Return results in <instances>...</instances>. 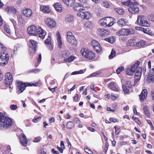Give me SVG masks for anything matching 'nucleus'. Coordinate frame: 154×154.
Wrapping results in <instances>:
<instances>
[{
    "mask_svg": "<svg viewBox=\"0 0 154 154\" xmlns=\"http://www.w3.org/2000/svg\"><path fill=\"white\" fill-rule=\"evenodd\" d=\"M12 125V121L10 118L5 117L2 113L0 112V128L6 129Z\"/></svg>",
    "mask_w": 154,
    "mask_h": 154,
    "instance_id": "nucleus-1",
    "label": "nucleus"
},
{
    "mask_svg": "<svg viewBox=\"0 0 154 154\" xmlns=\"http://www.w3.org/2000/svg\"><path fill=\"white\" fill-rule=\"evenodd\" d=\"M82 55L88 60H91L95 57V54L92 51L87 48L82 49L81 51Z\"/></svg>",
    "mask_w": 154,
    "mask_h": 154,
    "instance_id": "nucleus-2",
    "label": "nucleus"
},
{
    "mask_svg": "<svg viewBox=\"0 0 154 154\" xmlns=\"http://www.w3.org/2000/svg\"><path fill=\"white\" fill-rule=\"evenodd\" d=\"M135 33V30L132 29L122 28L116 32V34L119 36L128 35Z\"/></svg>",
    "mask_w": 154,
    "mask_h": 154,
    "instance_id": "nucleus-3",
    "label": "nucleus"
},
{
    "mask_svg": "<svg viewBox=\"0 0 154 154\" xmlns=\"http://www.w3.org/2000/svg\"><path fill=\"white\" fill-rule=\"evenodd\" d=\"M66 38L67 42L75 46L77 45V41L71 32L70 31L67 32Z\"/></svg>",
    "mask_w": 154,
    "mask_h": 154,
    "instance_id": "nucleus-4",
    "label": "nucleus"
},
{
    "mask_svg": "<svg viewBox=\"0 0 154 154\" xmlns=\"http://www.w3.org/2000/svg\"><path fill=\"white\" fill-rule=\"evenodd\" d=\"M9 55L7 54H5L4 52L0 53V65L5 66L8 63L9 58Z\"/></svg>",
    "mask_w": 154,
    "mask_h": 154,
    "instance_id": "nucleus-5",
    "label": "nucleus"
},
{
    "mask_svg": "<svg viewBox=\"0 0 154 154\" xmlns=\"http://www.w3.org/2000/svg\"><path fill=\"white\" fill-rule=\"evenodd\" d=\"M17 89L19 93H21L25 90L26 86H32V85L35 86L36 85L34 84H32L31 85L28 83L26 85L23 83L21 82H17Z\"/></svg>",
    "mask_w": 154,
    "mask_h": 154,
    "instance_id": "nucleus-6",
    "label": "nucleus"
},
{
    "mask_svg": "<svg viewBox=\"0 0 154 154\" xmlns=\"http://www.w3.org/2000/svg\"><path fill=\"white\" fill-rule=\"evenodd\" d=\"M137 23L139 26H148L149 24L145 19V17L143 16H139L136 23Z\"/></svg>",
    "mask_w": 154,
    "mask_h": 154,
    "instance_id": "nucleus-7",
    "label": "nucleus"
},
{
    "mask_svg": "<svg viewBox=\"0 0 154 154\" xmlns=\"http://www.w3.org/2000/svg\"><path fill=\"white\" fill-rule=\"evenodd\" d=\"M138 5L136 2H134L128 9V11L131 13L135 14L138 12L139 8Z\"/></svg>",
    "mask_w": 154,
    "mask_h": 154,
    "instance_id": "nucleus-8",
    "label": "nucleus"
},
{
    "mask_svg": "<svg viewBox=\"0 0 154 154\" xmlns=\"http://www.w3.org/2000/svg\"><path fill=\"white\" fill-rule=\"evenodd\" d=\"M29 41L30 43L29 45V50L31 53H34L36 51L38 43L33 39L29 40Z\"/></svg>",
    "mask_w": 154,
    "mask_h": 154,
    "instance_id": "nucleus-9",
    "label": "nucleus"
},
{
    "mask_svg": "<svg viewBox=\"0 0 154 154\" xmlns=\"http://www.w3.org/2000/svg\"><path fill=\"white\" fill-rule=\"evenodd\" d=\"M148 83L154 82V69H150L148 74V76L145 79Z\"/></svg>",
    "mask_w": 154,
    "mask_h": 154,
    "instance_id": "nucleus-10",
    "label": "nucleus"
},
{
    "mask_svg": "<svg viewBox=\"0 0 154 154\" xmlns=\"http://www.w3.org/2000/svg\"><path fill=\"white\" fill-rule=\"evenodd\" d=\"M38 27L34 25H32L29 27L27 29V31L29 34L32 35H36Z\"/></svg>",
    "mask_w": 154,
    "mask_h": 154,
    "instance_id": "nucleus-11",
    "label": "nucleus"
},
{
    "mask_svg": "<svg viewBox=\"0 0 154 154\" xmlns=\"http://www.w3.org/2000/svg\"><path fill=\"white\" fill-rule=\"evenodd\" d=\"M46 24L51 28L54 27L56 25V23L54 20L50 18H47L45 19Z\"/></svg>",
    "mask_w": 154,
    "mask_h": 154,
    "instance_id": "nucleus-12",
    "label": "nucleus"
},
{
    "mask_svg": "<svg viewBox=\"0 0 154 154\" xmlns=\"http://www.w3.org/2000/svg\"><path fill=\"white\" fill-rule=\"evenodd\" d=\"M77 15L78 16L81 17L83 19H88L91 17L90 13L88 11L85 12H79L77 14Z\"/></svg>",
    "mask_w": 154,
    "mask_h": 154,
    "instance_id": "nucleus-13",
    "label": "nucleus"
},
{
    "mask_svg": "<svg viewBox=\"0 0 154 154\" xmlns=\"http://www.w3.org/2000/svg\"><path fill=\"white\" fill-rule=\"evenodd\" d=\"M37 32L36 35L42 39L44 38L46 34L45 31L40 26L38 27Z\"/></svg>",
    "mask_w": 154,
    "mask_h": 154,
    "instance_id": "nucleus-14",
    "label": "nucleus"
},
{
    "mask_svg": "<svg viewBox=\"0 0 154 154\" xmlns=\"http://www.w3.org/2000/svg\"><path fill=\"white\" fill-rule=\"evenodd\" d=\"M13 81V77L11 74L10 73H7L5 75V83L6 85H9L12 83Z\"/></svg>",
    "mask_w": 154,
    "mask_h": 154,
    "instance_id": "nucleus-15",
    "label": "nucleus"
},
{
    "mask_svg": "<svg viewBox=\"0 0 154 154\" xmlns=\"http://www.w3.org/2000/svg\"><path fill=\"white\" fill-rule=\"evenodd\" d=\"M97 33L99 35L101 36H106L109 34V31L105 29H97Z\"/></svg>",
    "mask_w": 154,
    "mask_h": 154,
    "instance_id": "nucleus-16",
    "label": "nucleus"
},
{
    "mask_svg": "<svg viewBox=\"0 0 154 154\" xmlns=\"http://www.w3.org/2000/svg\"><path fill=\"white\" fill-rule=\"evenodd\" d=\"M142 69L141 68H138L137 69L135 73V82L137 83L140 79L141 75Z\"/></svg>",
    "mask_w": 154,
    "mask_h": 154,
    "instance_id": "nucleus-17",
    "label": "nucleus"
},
{
    "mask_svg": "<svg viewBox=\"0 0 154 154\" xmlns=\"http://www.w3.org/2000/svg\"><path fill=\"white\" fill-rule=\"evenodd\" d=\"M22 14L24 16L28 18L32 16V12L30 9L26 8L22 10Z\"/></svg>",
    "mask_w": 154,
    "mask_h": 154,
    "instance_id": "nucleus-18",
    "label": "nucleus"
},
{
    "mask_svg": "<svg viewBox=\"0 0 154 154\" xmlns=\"http://www.w3.org/2000/svg\"><path fill=\"white\" fill-rule=\"evenodd\" d=\"M19 138L21 145L23 146H26L27 144V140L25 134H22L19 137Z\"/></svg>",
    "mask_w": 154,
    "mask_h": 154,
    "instance_id": "nucleus-19",
    "label": "nucleus"
},
{
    "mask_svg": "<svg viewBox=\"0 0 154 154\" xmlns=\"http://www.w3.org/2000/svg\"><path fill=\"white\" fill-rule=\"evenodd\" d=\"M73 8L78 11L81 12L85 10V8L79 3H75L73 6Z\"/></svg>",
    "mask_w": 154,
    "mask_h": 154,
    "instance_id": "nucleus-20",
    "label": "nucleus"
},
{
    "mask_svg": "<svg viewBox=\"0 0 154 154\" xmlns=\"http://www.w3.org/2000/svg\"><path fill=\"white\" fill-rule=\"evenodd\" d=\"M147 95V91L146 89H144L139 95L140 100L141 101H143L146 99Z\"/></svg>",
    "mask_w": 154,
    "mask_h": 154,
    "instance_id": "nucleus-21",
    "label": "nucleus"
},
{
    "mask_svg": "<svg viewBox=\"0 0 154 154\" xmlns=\"http://www.w3.org/2000/svg\"><path fill=\"white\" fill-rule=\"evenodd\" d=\"M106 23H107V26H111L115 22V21H114L115 20L112 17H106Z\"/></svg>",
    "mask_w": 154,
    "mask_h": 154,
    "instance_id": "nucleus-22",
    "label": "nucleus"
},
{
    "mask_svg": "<svg viewBox=\"0 0 154 154\" xmlns=\"http://www.w3.org/2000/svg\"><path fill=\"white\" fill-rule=\"evenodd\" d=\"M74 20L73 16L70 14H68L66 15L65 19V21L67 23L72 22Z\"/></svg>",
    "mask_w": 154,
    "mask_h": 154,
    "instance_id": "nucleus-23",
    "label": "nucleus"
},
{
    "mask_svg": "<svg viewBox=\"0 0 154 154\" xmlns=\"http://www.w3.org/2000/svg\"><path fill=\"white\" fill-rule=\"evenodd\" d=\"M127 23L125 19H121L118 20L117 22L118 25L121 27L125 26Z\"/></svg>",
    "mask_w": 154,
    "mask_h": 154,
    "instance_id": "nucleus-24",
    "label": "nucleus"
},
{
    "mask_svg": "<svg viewBox=\"0 0 154 154\" xmlns=\"http://www.w3.org/2000/svg\"><path fill=\"white\" fill-rule=\"evenodd\" d=\"M54 7L56 10L57 12H60L62 11V7L60 3H56L54 4Z\"/></svg>",
    "mask_w": 154,
    "mask_h": 154,
    "instance_id": "nucleus-25",
    "label": "nucleus"
},
{
    "mask_svg": "<svg viewBox=\"0 0 154 154\" xmlns=\"http://www.w3.org/2000/svg\"><path fill=\"white\" fill-rule=\"evenodd\" d=\"M63 2L68 7L72 6L75 2V0H62Z\"/></svg>",
    "mask_w": 154,
    "mask_h": 154,
    "instance_id": "nucleus-26",
    "label": "nucleus"
},
{
    "mask_svg": "<svg viewBox=\"0 0 154 154\" xmlns=\"http://www.w3.org/2000/svg\"><path fill=\"white\" fill-rule=\"evenodd\" d=\"M143 110L145 115L148 118H149L150 114L149 110V108L148 106L146 105L144 106Z\"/></svg>",
    "mask_w": 154,
    "mask_h": 154,
    "instance_id": "nucleus-27",
    "label": "nucleus"
},
{
    "mask_svg": "<svg viewBox=\"0 0 154 154\" xmlns=\"http://www.w3.org/2000/svg\"><path fill=\"white\" fill-rule=\"evenodd\" d=\"M6 10L8 13H15L17 11L16 9L13 6H8Z\"/></svg>",
    "mask_w": 154,
    "mask_h": 154,
    "instance_id": "nucleus-28",
    "label": "nucleus"
},
{
    "mask_svg": "<svg viewBox=\"0 0 154 154\" xmlns=\"http://www.w3.org/2000/svg\"><path fill=\"white\" fill-rule=\"evenodd\" d=\"M40 10L45 13H48L50 12V10L48 7L42 5L40 7Z\"/></svg>",
    "mask_w": 154,
    "mask_h": 154,
    "instance_id": "nucleus-29",
    "label": "nucleus"
},
{
    "mask_svg": "<svg viewBox=\"0 0 154 154\" xmlns=\"http://www.w3.org/2000/svg\"><path fill=\"white\" fill-rule=\"evenodd\" d=\"M57 42H58V46L61 48L62 47V42L61 40L60 35L59 32H57Z\"/></svg>",
    "mask_w": 154,
    "mask_h": 154,
    "instance_id": "nucleus-30",
    "label": "nucleus"
},
{
    "mask_svg": "<svg viewBox=\"0 0 154 154\" xmlns=\"http://www.w3.org/2000/svg\"><path fill=\"white\" fill-rule=\"evenodd\" d=\"M139 62H136L134 64H133L131 67H130L131 69V70L133 71L134 72L137 70L138 69Z\"/></svg>",
    "mask_w": 154,
    "mask_h": 154,
    "instance_id": "nucleus-31",
    "label": "nucleus"
},
{
    "mask_svg": "<svg viewBox=\"0 0 154 154\" xmlns=\"http://www.w3.org/2000/svg\"><path fill=\"white\" fill-rule=\"evenodd\" d=\"M113 10L116 12L120 15H122L124 13V11L122 9L114 8Z\"/></svg>",
    "mask_w": 154,
    "mask_h": 154,
    "instance_id": "nucleus-32",
    "label": "nucleus"
},
{
    "mask_svg": "<svg viewBox=\"0 0 154 154\" xmlns=\"http://www.w3.org/2000/svg\"><path fill=\"white\" fill-rule=\"evenodd\" d=\"M106 18H103L100 20L99 22L101 26L106 27L107 26V23H106Z\"/></svg>",
    "mask_w": 154,
    "mask_h": 154,
    "instance_id": "nucleus-33",
    "label": "nucleus"
},
{
    "mask_svg": "<svg viewBox=\"0 0 154 154\" xmlns=\"http://www.w3.org/2000/svg\"><path fill=\"white\" fill-rule=\"evenodd\" d=\"M69 54V51L67 50H65L62 52L61 56L62 57L65 58L68 56Z\"/></svg>",
    "mask_w": 154,
    "mask_h": 154,
    "instance_id": "nucleus-34",
    "label": "nucleus"
},
{
    "mask_svg": "<svg viewBox=\"0 0 154 154\" xmlns=\"http://www.w3.org/2000/svg\"><path fill=\"white\" fill-rule=\"evenodd\" d=\"M126 72L127 75H132L134 72L132 70L131 68L128 67L126 69Z\"/></svg>",
    "mask_w": 154,
    "mask_h": 154,
    "instance_id": "nucleus-35",
    "label": "nucleus"
},
{
    "mask_svg": "<svg viewBox=\"0 0 154 154\" xmlns=\"http://www.w3.org/2000/svg\"><path fill=\"white\" fill-rule=\"evenodd\" d=\"M74 126L73 123L71 122H69L66 125V127L68 129H71Z\"/></svg>",
    "mask_w": 154,
    "mask_h": 154,
    "instance_id": "nucleus-36",
    "label": "nucleus"
},
{
    "mask_svg": "<svg viewBox=\"0 0 154 154\" xmlns=\"http://www.w3.org/2000/svg\"><path fill=\"white\" fill-rule=\"evenodd\" d=\"M134 2H131L130 0H129L128 1H127L126 2H122V4L123 5H124L127 6H130Z\"/></svg>",
    "mask_w": 154,
    "mask_h": 154,
    "instance_id": "nucleus-37",
    "label": "nucleus"
},
{
    "mask_svg": "<svg viewBox=\"0 0 154 154\" xmlns=\"http://www.w3.org/2000/svg\"><path fill=\"white\" fill-rule=\"evenodd\" d=\"M109 87L113 91H116L117 90L116 88L114 85V83L113 82H111L110 84V85L109 86Z\"/></svg>",
    "mask_w": 154,
    "mask_h": 154,
    "instance_id": "nucleus-38",
    "label": "nucleus"
},
{
    "mask_svg": "<svg viewBox=\"0 0 154 154\" xmlns=\"http://www.w3.org/2000/svg\"><path fill=\"white\" fill-rule=\"evenodd\" d=\"M74 59L75 58L74 57L71 56L65 59L64 61L66 62H69L73 61Z\"/></svg>",
    "mask_w": 154,
    "mask_h": 154,
    "instance_id": "nucleus-39",
    "label": "nucleus"
},
{
    "mask_svg": "<svg viewBox=\"0 0 154 154\" xmlns=\"http://www.w3.org/2000/svg\"><path fill=\"white\" fill-rule=\"evenodd\" d=\"M116 54V52L115 51L112 49L111 53L110 55L109 56V58L110 59H111L113 58L115 56Z\"/></svg>",
    "mask_w": 154,
    "mask_h": 154,
    "instance_id": "nucleus-40",
    "label": "nucleus"
},
{
    "mask_svg": "<svg viewBox=\"0 0 154 154\" xmlns=\"http://www.w3.org/2000/svg\"><path fill=\"white\" fill-rule=\"evenodd\" d=\"M128 88L125 85L123 84L122 85V88L123 91L126 94L128 93L129 91V90Z\"/></svg>",
    "mask_w": 154,
    "mask_h": 154,
    "instance_id": "nucleus-41",
    "label": "nucleus"
},
{
    "mask_svg": "<svg viewBox=\"0 0 154 154\" xmlns=\"http://www.w3.org/2000/svg\"><path fill=\"white\" fill-rule=\"evenodd\" d=\"M93 48L97 52H100L101 51L102 49L101 47L100 44L99 45L94 47Z\"/></svg>",
    "mask_w": 154,
    "mask_h": 154,
    "instance_id": "nucleus-42",
    "label": "nucleus"
},
{
    "mask_svg": "<svg viewBox=\"0 0 154 154\" xmlns=\"http://www.w3.org/2000/svg\"><path fill=\"white\" fill-rule=\"evenodd\" d=\"M105 40L108 42L111 43H112L114 42V38L113 37H109L108 38H105Z\"/></svg>",
    "mask_w": 154,
    "mask_h": 154,
    "instance_id": "nucleus-43",
    "label": "nucleus"
},
{
    "mask_svg": "<svg viewBox=\"0 0 154 154\" xmlns=\"http://www.w3.org/2000/svg\"><path fill=\"white\" fill-rule=\"evenodd\" d=\"M148 17L149 20L154 22V13L149 14Z\"/></svg>",
    "mask_w": 154,
    "mask_h": 154,
    "instance_id": "nucleus-44",
    "label": "nucleus"
},
{
    "mask_svg": "<svg viewBox=\"0 0 154 154\" xmlns=\"http://www.w3.org/2000/svg\"><path fill=\"white\" fill-rule=\"evenodd\" d=\"M99 43L95 40H93L91 42V45L93 47L99 45Z\"/></svg>",
    "mask_w": 154,
    "mask_h": 154,
    "instance_id": "nucleus-45",
    "label": "nucleus"
},
{
    "mask_svg": "<svg viewBox=\"0 0 154 154\" xmlns=\"http://www.w3.org/2000/svg\"><path fill=\"white\" fill-rule=\"evenodd\" d=\"M145 45V42L143 41L138 42L137 44V46L138 47H141L144 46Z\"/></svg>",
    "mask_w": 154,
    "mask_h": 154,
    "instance_id": "nucleus-46",
    "label": "nucleus"
},
{
    "mask_svg": "<svg viewBox=\"0 0 154 154\" xmlns=\"http://www.w3.org/2000/svg\"><path fill=\"white\" fill-rule=\"evenodd\" d=\"M84 72L83 70H80L78 71H75L72 72L71 75H77L78 74H81L83 73Z\"/></svg>",
    "mask_w": 154,
    "mask_h": 154,
    "instance_id": "nucleus-47",
    "label": "nucleus"
},
{
    "mask_svg": "<svg viewBox=\"0 0 154 154\" xmlns=\"http://www.w3.org/2000/svg\"><path fill=\"white\" fill-rule=\"evenodd\" d=\"M134 45V41L133 39H130L128 40V43L127 44V46H133Z\"/></svg>",
    "mask_w": 154,
    "mask_h": 154,
    "instance_id": "nucleus-48",
    "label": "nucleus"
},
{
    "mask_svg": "<svg viewBox=\"0 0 154 154\" xmlns=\"http://www.w3.org/2000/svg\"><path fill=\"white\" fill-rule=\"evenodd\" d=\"M124 68L123 66L119 67L116 70V72L118 74L120 73V72L124 70Z\"/></svg>",
    "mask_w": 154,
    "mask_h": 154,
    "instance_id": "nucleus-49",
    "label": "nucleus"
},
{
    "mask_svg": "<svg viewBox=\"0 0 154 154\" xmlns=\"http://www.w3.org/2000/svg\"><path fill=\"white\" fill-rule=\"evenodd\" d=\"M119 97V95L118 94H112L111 98L112 100H115L118 98Z\"/></svg>",
    "mask_w": 154,
    "mask_h": 154,
    "instance_id": "nucleus-50",
    "label": "nucleus"
},
{
    "mask_svg": "<svg viewBox=\"0 0 154 154\" xmlns=\"http://www.w3.org/2000/svg\"><path fill=\"white\" fill-rule=\"evenodd\" d=\"M42 138L40 137H35L33 140V141L34 142H39L41 140Z\"/></svg>",
    "mask_w": 154,
    "mask_h": 154,
    "instance_id": "nucleus-51",
    "label": "nucleus"
},
{
    "mask_svg": "<svg viewBox=\"0 0 154 154\" xmlns=\"http://www.w3.org/2000/svg\"><path fill=\"white\" fill-rule=\"evenodd\" d=\"M5 30L7 32L10 34L11 32V30L9 28V26L7 25H5L4 26Z\"/></svg>",
    "mask_w": 154,
    "mask_h": 154,
    "instance_id": "nucleus-52",
    "label": "nucleus"
},
{
    "mask_svg": "<svg viewBox=\"0 0 154 154\" xmlns=\"http://www.w3.org/2000/svg\"><path fill=\"white\" fill-rule=\"evenodd\" d=\"M114 128L115 129V134L116 135H118L120 131V128L116 126H115Z\"/></svg>",
    "mask_w": 154,
    "mask_h": 154,
    "instance_id": "nucleus-53",
    "label": "nucleus"
},
{
    "mask_svg": "<svg viewBox=\"0 0 154 154\" xmlns=\"http://www.w3.org/2000/svg\"><path fill=\"white\" fill-rule=\"evenodd\" d=\"M101 5L103 7H104L107 8H109V4L108 2H103L101 4Z\"/></svg>",
    "mask_w": 154,
    "mask_h": 154,
    "instance_id": "nucleus-54",
    "label": "nucleus"
},
{
    "mask_svg": "<svg viewBox=\"0 0 154 154\" xmlns=\"http://www.w3.org/2000/svg\"><path fill=\"white\" fill-rule=\"evenodd\" d=\"M132 119L135 121L139 125H140L141 124V122L136 117L133 116L132 117Z\"/></svg>",
    "mask_w": 154,
    "mask_h": 154,
    "instance_id": "nucleus-55",
    "label": "nucleus"
},
{
    "mask_svg": "<svg viewBox=\"0 0 154 154\" xmlns=\"http://www.w3.org/2000/svg\"><path fill=\"white\" fill-rule=\"evenodd\" d=\"M51 37L50 36H48V38L45 41V43L46 44L48 45L50 44L51 43L50 42Z\"/></svg>",
    "mask_w": 154,
    "mask_h": 154,
    "instance_id": "nucleus-56",
    "label": "nucleus"
},
{
    "mask_svg": "<svg viewBox=\"0 0 154 154\" xmlns=\"http://www.w3.org/2000/svg\"><path fill=\"white\" fill-rule=\"evenodd\" d=\"M17 106L16 105H11L10 106V108L12 110H15L17 108Z\"/></svg>",
    "mask_w": 154,
    "mask_h": 154,
    "instance_id": "nucleus-57",
    "label": "nucleus"
},
{
    "mask_svg": "<svg viewBox=\"0 0 154 154\" xmlns=\"http://www.w3.org/2000/svg\"><path fill=\"white\" fill-rule=\"evenodd\" d=\"M131 82L130 81H128L126 83L125 85L128 88H130L131 86Z\"/></svg>",
    "mask_w": 154,
    "mask_h": 154,
    "instance_id": "nucleus-58",
    "label": "nucleus"
},
{
    "mask_svg": "<svg viewBox=\"0 0 154 154\" xmlns=\"http://www.w3.org/2000/svg\"><path fill=\"white\" fill-rule=\"evenodd\" d=\"M85 151L88 154H93V153L91 151L87 148L85 149Z\"/></svg>",
    "mask_w": 154,
    "mask_h": 154,
    "instance_id": "nucleus-59",
    "label": "nucleus"
},
{
    "mask_svg": "<svg viewBox=\"0 0 154 154\" xmlns=\"http://www.w3.org/2000/svg\"><path fill=\"white\" fill-rule=\"evenodd\" d=\"M91 26V24L90 22H86L85 23V26L87 28H90Z\"/></svg>",
    "mask_w": 154,
    "mask_h": 154,
    "instance_id": "nucleus-60",
    "label": "nucleus"
},
{
    "mask_svg": "<svg viewBox=\"0 0 154 154\" xmlns=\"http://www.w3.org/2000/svg\"><path fill=\"white\" fill-rule=\"evenodd\" d=\"M110 121L113 122L114 123L117 122H118V120L114 118H111L109 119Z\"/></svg>",
    "mask_w": 154,
    "mask_h": 154,
    "instance_id": "nucleus-61",
    "label": "nucleus"
},
{
    "mask_svg": "<svg viewBox=\"0 0 154 154\" xmlns=\"http://www.w3.org/2000/svg\"><path fill=\"white\" fill-rule=\"evenodd\" d=\"M100 74V73L99 72H97L92 73L90 75L91 77H94L95 76L98 75Z\"/></svg>",
    "mask_w": 154,
    "mask_h": 154,
    "instance_id": "nucleus-62",
    "label": "nucleus"
},
{
    "mask_svg": "<svg viewBox=\"0 0 154 154\" xmlns=\"http://www.w3.org/2000/svg\"><path fill=\"white\" fill-rule=\"evenodd\" d=\"M74 122L77 124H79L80 122L79 120L77 118H75L74 119Z\"/></svg>",
    "mask_w": 154,
    "mask_h": 154,
    "instance_id": "nucleus-63",
    "label": "nucleus"
},
{
    "mask_svg": "<svg viewBox=\"0 0 154 154\" xmlns=\"http://www.w3.org/2000/svg\"><path fill=\"white\" fill-rule=\"evenodd\" d=\"M42 59V56L41 54H40L39 55L37 59L38 60V63H40L41 62Z\"/></svg>",
    "mask_w": 154,
    "mask_h": 154,
    "instance_id": "nucleus-64",
    "label": "nucleus"
}]
</instances>
